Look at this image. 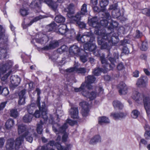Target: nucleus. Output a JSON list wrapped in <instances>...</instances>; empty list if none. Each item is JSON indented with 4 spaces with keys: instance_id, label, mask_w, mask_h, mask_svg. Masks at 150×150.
<instances>
[{
    "instance_id": "aec40b11",
    "label": "nucleus",
    "mask_w": 150,
    "mask_h": 150,
    "mask_svg": "<svg viewBox=\"0 0 150 150\" xmlns=\"http://www.w3.org/2000/svg\"><path fill=\"white\" fill-rule=\"evenodd\" d=\"M67 72L77 73H78L84 74L86 72V69L84 68H77L76 66L74 67L71 68L66 70Z\"/></svg>"
},
{
    "instance_id": "bf43d9fd",
    "label": "nucleus",
    "mask_w": 150,
    "mask_h": 150,
    "mask_svg": "<svg viewBox=\"0 0 150 150\" xmlns=\"http://www.w3.org/2000/svg\"><path fill=\"white\" fill-rule=\"evenodd\" d=\"M5 140L2 138H0V147H2L4 144Z\"/></svg>"
},
{
    "instance_id": "a18cd8bd",
    "label": "nucleus",
    "mask_w": 150,
    "mask_h": 150,
    "mask_svg": "<svg viewBox=\"0 0 150 150\" xmlns=\"http://www.w3.org/2000/svg\"><path fill=\"white\" fill-rule=\"evenodd\" d=\"M148 49L147 43L146 42L144 41L142 42L140 47V49L142 51H146Z\"/></svg>"
},
{
    "instance_id": "4468645a",
    "label": "nucleus",
    "mask_w": 150,
    "mask_h": 150,
    "mask_svg": "<svg viewBox=\"0 0 150 150\" xmlns=\"http://www.w3.org/2000/svg\"><path fill=\"white\" fill-rule=\"evenodd\" d=\"M65 0H57V2H53L52 0H44L43 1L47 4L50 7H51L55 12L57 11V8L58 4V3H62L65 1Z\"/></svg>"
},
{
    "instance_id": "680f3d73",
    "label": "nucleus",
    "mask_w": 150,
    "mask_h": 150,
    "mask_svg": "<svg viewBox=\"0 0 150 150\" xmlns=\"http://www.w3.org/2000/svg\"><path fill=\"white\" fill-rule=\"evenodd\" d=\"M124 67V66L121 63L119 64L117 66V68L119 70L122 69Z\"/></svg>"
},
{
    "instance_id": "9d476101",
    "label": "nucleus",
    "mask_w": 150,
    "mask_h": 150,
    "mask_svg": "<svg viewBox=\"0 0 150 150\" xmlns=\"http://www.w3.org/2000/svg\"><path fill=\"white\" fill-rule=\"evenodd\" d=\"M55 146L57 148L58 150H71L72 147V146L71 144H69L67 146L66 148L63 147L61 144L58 143L55 144L53 141H50L49 143L47 145L42 146L41 149V150H48L50 149L49 146Z\"/></svg>"
},
{
    "instance_id": "338daca9",
    "label": "nucleus",
    "mask_w": 150,
    "mask_h": 150,
    "mask_svg": "<svg viewBox=\"0 0 150 150\" xmlns=\"http://www.w3.org/2000/svg\"><path fill=\"white\" fill-rule=\"evenodd\" d=\"M104 78L105 80H108L110 79V76H106Z\"/></svg>"
},
{
    "instance_id": "6e6d98bb",
    "label": "nucleus",
    "mask_w": 150,
    "mask_h": 150,
    "mask_svg": "<svg viewBox=\"0 0 150 150\" xmlns=\"http://www.w3.org/2000/svg\"><path fill=\"white\" fill-rule=\"evenodd\" d=\"M144 136L145 138L147 139H150V132H145Z\"/></svg>"
},
{
    "instance_id": "864d4df0",
    "label": "nucleus",
    "mask_w": 150,
    "mask_h": 150,
    "mask_svg": "<svg viewBox=\"0 0 150 150\" xmlns=\"http://www.w3.org/2000/svg\"><path fill=\"white\" fill-rule=\"evenodd\" d=\"M80 59L81 61L83 63L86 62L87 60L86 57L85 56H81L80 57Z\"/></svg>"
},
{
    "instance_id": "a878e982",
    "label": "nucleus",
    "mask_w": 150,
    "mask_h": 150,
    "mask_svg": "<svg viewBox=\"0 0 150 150\" xmlns=\"http://www.w3.org/2000/svg\"><path fill=\"white\" fill-rule=\"evenodd\" d=\"M79 48L76 45H73L69 49L70 54L72 55H79Z\"/></svg>"
},
{
    "instance_id": "de8ad7c7",
    "label": "nucleus",
    "mask_w": 150,
    "mask_h": 150,
    "mask_svg": "<svg viewBox=\"0 0 150 150\" xmlns=\"http://www.w3.org/2000/svg\"><path fill=\"white\" fill-rule=\"evenodd\" d=\"M144 14L147 16H150V10L148 8H145L142 11Z\"/></svg>"
},
{
    "instance_id": "052dcab7",
    "label": "nucleus",
    "mask_w": 150,
    "mask_h": 150,
    "mask_svg": "<svg viewBox=\"0 0 150 150\" xmlns=\"http://www.w3.org/2000/svg\"><path fill=\"white\" fill-rule=\"evenodd\" d=\"M6 103V102H3L0 105V111L4 109Z\"/></svg>"
},
{
    "instance_id": "5fc2aeb1",
    "label": "nucleus",
    "mask_w": 150,
    "mask_h": 150,
    "mask_svg": "<svg viewBox=\"0 0 150 150\" xmlns=\"http://www.w3.org/2000/svg\"><path fill=\"white\" fill-rule=\"evenodd\" d=\"M142 36V34L139 30H137L136 33V37L137 38H139Z\"/></svg>"
},
{
    "instance_id": "5701e85b",
    "label": "nucleus",
    "mask_w": 150,
    "mask_h": 150,
    "mask_svg": "<svg viewBox=\"0 0 150 150\" xmlns=\"http://www.w3.org/2000/svg\"><path fill=\"white\" fill-rule=\"evenodd\" d=\"M25 91L23 90L19 93V99L18 103L19 105H23L25 103Z\"/></svg>"
},
{
    "instance_id": "7ed1b4c3",
    "label": "nucleus",
    "mask_w": 150,
    "mask_h": 150,
    "mask_svg": "<svg viewBox=\"0 0 150 150\" xmlns=\"http://www.w3.org/2000/svg\"><path fill=\"white\" fill-rule=\"evenodd\" d=\"M108 59L110 62V64H108L105 58L104 55H103L100 57V59L102 64V68L101 69L98 68L95 69L93 71L94 74L96 76H98L101 72L104 73H106L107 71L112 69L115 67L116 60L118 59L119 54L118 53H115L113 54V57H111L109 52L108 55Z\"/></svg>"
},
{
    "instance_id": "6e6552de",
    "label": "nucleus",
    "mask_w": 150,
    "mask_h": 150,
    "mask_svg": "<svg viewBox=\"0 0 150 150\" xmlns=\"http://www.w3.org/2000/svg\"><path fill=\"white\" fill-rule=\"evenodd\" d=\"M13 64V62L11 61H7L6 63L1 66L0 67V76L4 75L1 78V80L3 81V83H6L8 76L11 73L10 69Z\"/></svg>"
},
{
    "instance_id": "20e7f679",
    "label": "nucleus",
    "mask_w": 150,
    "mask_h": 150,
    "mask_svg": "<svg viewBox=\"0 0 150 150\" xmlns=\"http://www.w3.org/2000/svg\"><path fill=\"white\" fill-rule=\"evenodd\" d=\"M26 129V126L24 125H21L18 126V131L20 136L17 138L15 142V148L16 150H18L20 148L24 137L27 141L30 143L32 142L33 139L31 136L33 132H28Z\"/></svg>"
},
{
    "instance_id": "e433bc0d",
    "label": "nucleus",
    "mask_w": 150,
    "mask_h": 150,
    "mask_svg": "<svg viewBox=\"0 0 150 150\" xmlns=\"http://www.w3.org/2000/svg\"><path fill=\"white\" fill-rule=\"evenodd\" d=\"M45 17H46L45 16H42L41 15L39 16H37L35 17L33 20L31 21L30 23L27 25V26L26 27L25 26H23V27L24 28H25L26 27H27L28 26H29L31 25L33 22H36L40 19L44 18Z\"/></svg>"
},
{
    "instance_id": "c756f323",
    "label": "nucleus",
    "mask_w": 150,
    "mask_h": 150,
    "mask_svg": "<svg viewBox=\"0 0 150 150\" xmlns=\"http://www.w3.org/2000/svg\"><path fill=\"white\" fill-rule=\"evenodd\" d=\"M87 12V5L84 4L81 7V11L77 12L76 15H77L78 13L79 15H80L81 17H82L83 16L85 15Z\"/></svg>"
},
{
    "instance_id": "ddd939ff",
    "label": "nucleus",
    "mask_w": 150,
    "mask_h": 150,
    "mask_svg": "<svg viewBox=\"0 0 150 150\" xmlns=\"http://www.w3.org/2000/svg\"><path fill=\"white\" fill-rule=\"evenodd\" d=\"M78 14V13L77 15H75V17L72 18L70 22L71 23H76L81 28H85L86 25L83 22L80 21L82 17Z\"/></svg>"
},
{
    "instance_id": "39448f33",
    "label": "nucleus",
    "mask_w": 150,
    "mask_h": 150,
    "mask_svg": "<svg viewBox=\"0 0 150 150\" xmlns=\"http://www.w3.org/2000/svg\"><path fill=\"white\" fill-rule=\"evenodd\" d=\"M132 98L136 101L139 103L143 99L144 105L146 112L148 115H150V98L147 96H144L143 94L139 93L137 91H134Z\"/></svg>"
},
{
    "instance_id": "423d86ee",
    "label": "nucleus",
    "mask_w": 150,
    "mask_h": 150,
    "mask_svg": "<svg viewBox=\"0 0 150 150\" xmlns=\"http://www.w3.org/2000/svg\"><path fill=\"white\" fill-rule=\"evenodd\" d=\"M38 96L37 100V104L38 106L39 107V110H36L34 114V116L36 118H39L41 115V112L42 114V117L44 121H45L47 119V109L45 106V104L44 103H42V107L40 106V90L39 88H37L36 90Z\"/></svg>"
},
{
    "instance_id": "f03ea898",
    "label": "nucleus",
    "mask_w": 150,
    "mask_h": 150,
    "mask_svg": "<svg viewBox=\"0 0 150 150\" xmlns=\"http://www.w3.org/2000/svg\"><path fill=\"white\" fill-rule=\"evenodd\" d=\"M95 80L96 79L93 76H88L86 78L85 83H82L80 88H75V91L78 92L82 91V94L84 97L88 98L90 100H94L98 96L100 95L103 93V90L102 88L100 87L99 88V91L98 94H96L93 92H88L86 91H84V90L86 88L89 90L91 89L92 87L91 84L93 83Z\"/></svg>"
},
{
    "instance_id": "f257e3e1",
    "label": "nucleus",
    "mask_w": 150,
    "mask_h": 150,
    "mask_svg": "<svg viewBox=\"0 0 150 150\" xmlns=\"http://www.w3.org/2000/svg\"><path fill=\"white\" fill-rule=\"evenodd\" d=\"M104 18L105 19L101 20L100 23H98V19L97 17H93L92 18H88V23L91 26L95 27L94 33L98 35V43L99 45H101V49H110V46L114 45L116 43L114 42L112 39L113 38L111 35H113L112 33L109 34H105L104 30H100L101 26H106L109 24L108 28H112L117 27L118 23L115 21L110 19L111 17L110 14L108 13H105Z\"/></svg>"
},
{
    "instance_id": "37998d69",
    "label": "nucleus",
    "mask_w": 150,
    "mask_h": 150,
    "mask_svg": "<svg viewBox=\"0 0 150 150\" xmlns=\"http://www.w3.org/2000/svg\"><path fill=\"white\" fill-rule=\"evenodd\" d=\"M140 113L137 110H134L132 111L131 113V116L133 118H136L137 117Z\"/></svg>"
},
{
    "instance_id": "dca6fc26",
    "label": "nucleus",
    "mask_w": 150,
    "mask_h": 150,
    "mask_svg": "<svg viewBox=\"0 0 150 150\" xmlns=\"http://www.w3.org/2000/svg\"><path fill=\"white\" fill-rule=\"evenodd\" d=\"M80 105L82 107L81 113L83 117L87 116L89 113V105L85 101H83L80 103Z\"/></svg>"
},
{
    "instance_id": "09e8293b",
    "label": "nucleus",
    "mask_w": 150,
    "mask_h": 150,
    "mask_svg": "<svg viewBox=\"0 0 150 150\" xmlns=\"http://www.w3.org/2000/svg\"><path fill=\"white\" fill-rule=\"evenodd\" d=\"M57 114V118H58L59 117H61L63 115V112L61 110H57L56 111Z\"/></svg>"
},
{
    "instance_id": "603ef678",
    "label": "nucleus",
    "mask_w": 150,
    "mask_h": 150,
    "mask_svg": "<svg viewBox=\"0 0 150 150\" xmlns=\"http://www.w3.org/2000/svg\"><path fill=\"white\" fill-rule=\"evenodd\" d=\"M122 52L126 54H127L129 53V51L127 47H124L122 49Z\"/></svg>"
},
{
    "instance_id": "6ab92c4d",
    "label": "nucleus",
    "mask_w": 150,
    "mask_h": 150,
    "mask_svg": "<svg viewBox=\"0 0 150 150\" xmlns=\"http://www.w3.org/2000/svg\"><path fill=\"white\" fill-rule=\"evenodd\" d=\"M91 39L90 40L88 43H86L83 46L84 49L85 50H88L90 51H94L96 48L95 44L94 43H92L94 40Z\"/></svg>"
},
{
    "instance_id": "1a4fd4ad",
    "label": "nucleus",
    "mask_w": 150,
    "mask_h": 150,
    "mask_svg": "<svg viewBox=\"0 0 150 150\" xmlns=\"http://www.w3.org/2000/svg\"><path fill=\"white\" fill-rule=\"evenodd\" d=\"M76 122L70 119H67L66 122L64 125L61 127H59V131L57 129L59 128V125L58 124H56L54 125L52 127L53 131L56 134L59 133L60 132H64L66 129L67 128V124H69L70 125L73 126L75 124Z\"/></svg>"
},
{
    "instance_id": "cd10ccee",
    "label": "nucleus",
    "mask_w": 150,
    "mask_h": 150,
    "mask_svg": "<svg viewBox=\"0 0 150 150\" xmlns=\"http://www.w3.org/2000/svg\"><path fill=\"white\" fill-rule=\"evenodd\" d=\"M101 141V137L99 135H97L92 137L90 142V144H93L97 143L100 142Z\"/></svg>"
},
{
    "instance_id": "bb28decb",
    "label": "nucleus",
    "mask_w": 150,
    "mask_h": 150,
    "mask_svg": "<svg viewBox=\"0 0 150 150\" xmlns=\"http://www.w3.org/2000/svg\"><path fill=\"white\" fill-rule=\"evenodd\" d=\"M127 114L126 113H120L112 112L110 115V116L115 120L119 119L125 117Z\"/></svg>"
},
{
    "instance_id": "b1692460",
    "label": "nucleus",
    "mask_w": 150,
    "mask_h": 150,
    "mask_svg": "<svg viewBox=\"0 0 150 150\" xmlns=\"http://www.w3.org/2000/svg\"><path fill=\"white\" fill-rule=\"evenodd\" d=\"M67 25L64 24H60L58 27L59 33L62 35L65 34L70 33V31L67 30Z\"/></svg>"
},
{
    "instance_id": "72a5a7b5",
    "label": "nucleus",
    "mask_w": 150,
    "mask_h": 150,
    "mask_svg": "<svg viewBox=\"0 0 150 150\" xmlns=\"http://www.w3.org/2000/svg\"><path fill=\"white\" fill-rule=\"evenodd\" d=\"M97 3L98 0H91V3L94 11L97 12H99L100 11V9L97 6Z\"/></svg>"
},
{
    "instance_id": "49530a36",
    "label": "nucleus",
    "mask_w": 150,
    "mask_h": 150,
    "mask_svg": "<svg viewBox=\"0 0 150 150\" xmlns=\"http://www.w3.org/2000/svg\"><path fill=\"white\" fill-rule=\"evenodd\" d=\"M20 12L21 15L23 16L27 15L28 13V10L24 8H21L20 10Z\"/></svg>"
},
{
    "instance_id": "c9c22d12",
    "label": "nucleus",
    "mask_w": 150,
    "mask_h": 150,
    "mask_svg": "<svg viewBox=\"0 0 150 150\" xmlns=\"http://www.w3.org/2000/svg\"><path fill=\"white\" fill-rule=\"evenodd\" d=\"M42 38H43L42 40H41L42 39L41 38L40 39V40L39 39L36 38L35 40L37 42L41 44L45 43L48 40V37L45 35H43Z\"/></svg>"
},
{
    "instance_id": "c03bdc74",
    "label": "nucleus",
    "mask_w": 150,
    "mask_h": 150,
    "mask_svg": "<svg viewBox=\"0 0 150 150\" xmlns=\"http://www.w3.org/2000/svg\"><path fill=\"white\" fill-rule=\"evenodd\" d=\"M18 115V113L16 110L12 109L11 111V116L14 118H16Z\"/></svg>"
},
{
    "instance_id": "13d9d810",
    "label": "nucleus",
    "mask_w": 150,
    "mask_h": 150,
    "mask_svg": "<svg viewBox=\"0 0 150 150\" xmlns=\"http://www.w3.org/2000/svg\"><path fill=\"white\" fill-rule=\"evenodd\" d=\"M139 71H135L133 72V76L135 77H138L139 76Z\"/></svg>"
},
{
    "instance_id": "e2e57ef3",
    "label": "nucleus",
    "mask_w": 150,
    "mask_h": 150,
    "mask_svg": "<svg viewBox=\"0 0 150 150\" xmlns=\"http://www.w3.org/2000/svg\"><path fill=\"white\" fill-rule=\"evenodd\" d=\"M144 71L146 75L148 76L150 75V72L149 69H144Z\"/></svg>"
},
{
    "instance_id": "ea45409f",
    "label": "nucleus",
    "mask_w": 150,
    "mask_h": 150,
    "mask_svg": "<svg viewBox=\"0 0 150 150\" xmlns=\"http://www.w3.org/2000/svg\"><path fill=\"white\" fill-rule=\"evenodd\" d=\"M55 19L56 21L58 23H63L65 20V18L61 15L56 16Z\"/></svg>"
},
{
    "instance_id": "8fccbe9b",
    "label": "nucleus",
    "mask_w": 150,
    "mask_h": 150,
    "mask_svg": "<svg viewBox=\"0 0 150 150\" xmlns=\"http://www.w3.org/2000/svg\"><path fill=\"white\" fill-rule=\"evenodd\" d=\"M68 138V134L66 133H64L62 137V140L63 142H66Z\"/></svg>"
},
{
    "instance_id": "a19ab883",
    "label": "nucleus",
    "mask_w": 150,
    "mask_h": 150,
    "mask_svg": "<svg viewBox=\"0 0 150 150\" xmlns=\"http://www.w3.org/2000/svg\"><path fill=\"white\" fill-rule=\"evenodd\" d=\"M43 125V122L42 121H40L39 124H38L37 125V131L38 133L39 134H42V125Z\"/></svg>"
},
{
    "instance_id": "393cba45",
    "label": "nucleus",
    "mask_w": 150,
    "mask_h": 150,
    "mask_svg": "<svg viewBox=\"0 0 150 150\" xmlns=\"http://www.w3.org/2000/svg\"><path fill=\"white\" fill-rule=\"evenodd\" d=\"M110 10L113 9L112 15L114 18H118L120 16V10L116 9V7L114 5H111L109 8Z\"/></svg>"
},
{
    "instance_id": "79ce46f5",
    "label": "nucleus",
    "mask_w": 150,
    "mask_h": 150,
    "mask_svg": "<svg viewBox=\"0 0 150 150\" xmlns=\"http://www.w3.org/2000/svg\"><path fill=\"white\" fill-rule=\"evenodd\" d=\"M9 92L8 88H5L1 90V87L0 86V94L4 96H6L9 94Z\"/></svg>"
},
{
    "instance_id": "412c9836",
    "label": "nucleus",
    "mask_w": 150,
    "mask_h": 150,
    "mask_svg": "<svg viewBox=\"0 0 150 150\" xmlns=\"http://www.w3.org/2000/svg\"><path fill=\"white\" fill-rule=\"evenodd\" d=\"M119 92L120 95H125L127 92L128 88L125 83H121L118 86Z\"/></svg>"
},
{
    "instance_id": "0e129e2a",
    "label": "nucleus",
    "mask_w": 150,
    "mask_h": 150,
    "mask_svg": "<svg viewBox=\"0 0 150 150\" xmlns=\"http://www.w3.org/2000/svg\"><path fill=\"white\" fill-rule=\"evenodd\" d=\"M67 49L66 46L65 45H63L62 46L60 49H59L58 51L60 50H62V51H65Z\"/></svg>"
},
{
    "instance_id": "4c0bfd02",
    "label": "nucleus",
    "mask_w": 150,
    "mask_h": 150,
    "mask_svg": "<svg viewBox=\"0 0 150 150\" xmlns=\"http://www.w3.org/2000/svg\"><path fill=\"white\" fill-rule=\"evenodd\" d=\"M98 120L99 123L100 124L103 123H108L110 122L109 119L105 116L99 117Z\"/></svg>"
},
{
    "instance_id": "7c9ffc66",
    "label": "nucleus",
    "mask_w": 150,
    "mask_h": 150,
    "mask_svg": "<svg viewBox=\"0 0 150 150\" xmlns=\"http://www.w3.org/2000/svg\"><path fill=\"white\" fill-rule=\"evenodd\" d=\"M113 106L115 109L121 110L123 108V104L119 101L115 100L113 101Z\"/></svg>"
},
{
    "instance_id": "a211bd4d",
    "label": "nucleus",
    "mask_w": 150,
    "mask_h": 150,
    "mask_svg": "<svg viewBox=\"0 0 150 150\" xmlns=\"http://www.w3.org/2000/svg\"><path fill=\"white\" fill-rule=\"evenodd\" d=\"M148 79L146 76L141 77L137 80L136 84L139 87H146L147 85Z\"/></svg>"
},
{
    "instance_id": "3c124183",
    "label": "nucleus",
    "mask_w": 150,
    "mask_h": 150,
    "mask_svg": "<svg viewBox=\"0 0 150 150\" xmlns=\"http://www.w3.org/2000/svg\"><path fill=\"white\" fill-rule=\"evenodd\" d=\"M147 142L144 139H141L140 140V141L139 143V147H140L141 146V144H142L145 145H146L147 144Z\"/></svg>"
},
{
    "instance_id": "4be33fe9",
    "label": "nucleus",
    "mask_w": 150,
    "mask_h": 150,
    "mask_svg": "<svg viewBox=\"0 0 150 150\" xmlns=\"http://www.w3.org/2000/svg\"><path fill=\"white\" fill-rule=\"evenodd\" d=\"M69 112L72 118L74 119L78 118V110L76 107H71L69 110Z\"/></svg>"
},
{
    "instance_id": "f3484780",
    "label": "nucleus",
    "mask_w": 150,
    "mask_h": 150,
    "mask_svg": "<svg viewBox=\"0 0 150 150\" xmlns=\"http://www.w3.org/2000/svg\"><path fill=\"white\" fill-rule=\"evenodd\" d=\"M68 10L65 9V11L67 12V16L69 18V20H72V18L75 17L74 15L75 7L73 4H70L67 8Z\"/></svg>"
},
{
    "instance_id": "58836bf2",
    "label": "nucleus",
    "mask_w": 150,
    "mask_h": 150,
    "mask_svg": "<svg viewBox=\"0 0 150 150\" xmlns=\"http://www.w3.org/2000/svg\"><path fill=\"white\" fill-rule=\"evenodd\" d=\"M57 27L56 24L54 22H53L50 25H47V28L48 29L49 31H50L52 30H55Z\"/></svg>"
},
{
    "instance_id": "c85d7f7f",
    "label": "nucleus",
    "mask_w": 150,
    "mask_h": 150,
    "mask_svg": "<svg viewBox=\"0 0 150 150\" xmlns=\"http://www.w3.org/2000/svg\"><path fill=\"white\" fill-rule=\"evenodd\" d=\"M59 45L57 42L55 41H53L51 42L48 46H46L45 47L43 48L44 50H46L51 49H53L57 47Z\"/></svg>"
},
{
    "instance_id": "f704fd0d",
    "label": "nucleus",
    "mask_w": 150,
    "mask_h": 150,
    "mask_svg": "<svg viewBox=\"0 0 150 150\" xmlns=\"http://www.w3.org/2000/svg\"><path fill=\"white\" fill-rule=\"evenodd\" d=\"M14 124V121L11 119H9L6 122L5 124V127L6 129H10L13 127Z\"/></svg>"
},
{
    "instance_id": "473e14b6",
    "label": "nucleus",
    "mask_w": 150,
    "mask_h": 150,
    "mask_svg": "<svg viewBox=\"0 0 150 150\" xmlns=\"http://www.w3.org/2000/svg\"><path fill=\"white\" fill-rule=\"evenodd\" d=\"M14 140L11 139L7 140L6 147L8 150H11L13 148Z\"/></svg>"
},
{
    "instance_id": "2eb2a0df",
    "label": "nucleus",
    "mask_w": 150,
    "mask_h": 150,
    "mask_svg": "<svg viewBox=\"0 0 150 150\" xmlns=\"http://www.w3.org/2000/svg\"><path fill=\"white\" fill-rule=\"evenodd\" d=\"M10 86L11 88H15L18 86L20 83L21 79L17 76H12L10 78Z\"/></svg>"
},
{
    "instance_id": "774afa93",
    "label": "nucleus",
    "mask_w": 150,
    "mask_h": 150,
    "mask_svg": "<svg viewBox=\"0 0 150 150\" xmlns=\"http://www.w3.org/2000/svg\"><path fill=\"white\" fill-rule=\"evenodd\" d=\"M42 141L44 142H46L47 140V139L44 137H42Z\"/></svg>"
},
{
    "instance_id": "4d7b16f0",
    "label": "nucleus",
    "mask_w": 150,
    "mask_h": 150,
    "mask_svg": "<svg viewBox=\"0 0 150 150\" xmlns=\"http://www.w3.org/2000/svg\"><path fill=\"white\" fill-rule=\"evenodd\" d=\"M144 128L145 130V132H150V127L147 124H146Z\"/></svg>"
},
{
    "instance_id": "f8f14e48",
    "label": "nucleus",
    "mask_w": 150,
    "mask_h": 150,
    "mask_svg": "<svg viewBox=\"0 0 150 150\" xmlns=\"http://www.w3.org/2000/svg\"><path fill=\"white\" fill-rule=\"evenodd\" d=\"M91 39L93 40L94 37L93 36V33L91 31L87 33H85L84 35L81 37L79 35L77 37V40L79 42L82 43L86 42V43H88V42L86 41V40H88V39H89V40H91Z\"/></svg>"
},
{
    "instance_id": "0eeeda50",
    "label": "nucleus",
    "mask_w": 150,
    "mask_h": 150,
    "mask_svg": "<svg viewBox=\"0 0 150 150\" xmlns=\"http://www.w3.org/2000/svg\"><path fill=\"white\" fill-rule=\"evenodd\" d=\"M5 28L0 25V42L3 43L4 48H0V58H5L6 57L7 51V44L5 43L8 40V35L5 32Z\"/></svg>"
},
{
    "instance_id": "2f4dec72",
    "label": "nucleus",
    "mask_w": 150,
    "mask_h": 150,
    "mask_svg": "<svg viewBox=\"0 0 150 150\" xmlns=\"http://www.w3.org/2000/svg\"><path fill=\"white\" fill-rule=\"evenodd\" d=\"M108 4V2L106 0H101L100 2V11H105V7Z\"/></svg>"
},
{
    "instance_id": "69168bd1",
    "label": "nucleus",
    "mask_w": 150,
    "mask_h": 150,
    "mask_svg": "<svg viewBox=\"0 0 150 150\" xmlns=\"http://www.w3.org/2000/svg\"><path fill=\"white\" fill-rule=\"evenodd\" d=\"M29 88L30 89H32L33 88V83L31 82L29 84Z\"/></svg>"
},
{
    "instance_id": "9b49d317",
    "label": "nucleus",
    "mask_w": 150,
    "mask_h": 150,
    "mask_svg": "<svg viewBox=\"0 0 150 150\" xmlns=\"http://www.w3.org/2000/svg\"><path fill=\"white\" fill-rule=\"evenodd\" d=\"M35 105L34 104H31V105L28 106L27 110L28 113L25 115L23 117V119L24 122L28 123L31 121L33 116L32 114L33 111L35 109L34 106Z\"/></svg>"
}]
</instances>
